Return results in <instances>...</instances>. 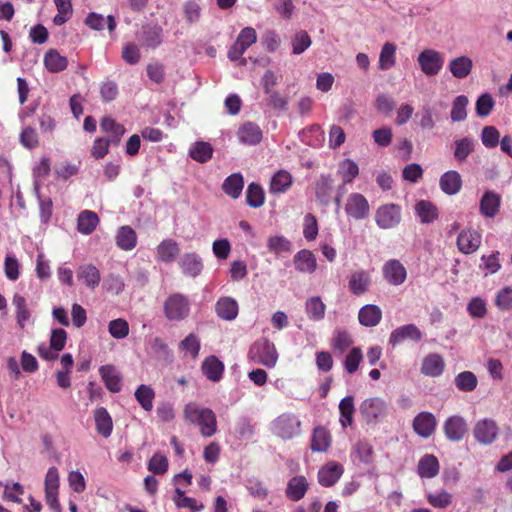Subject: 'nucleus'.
Masks as SVG:
<instances>
[{
    "instance_id": "obj_1",
    "label": "nucleus",
    "mask_w": 512,
    "mask_h": 512,
    "mask_svg": "<svg viewBox=\"0 0 512 512\" xmlns=\"http://www.w3.org/2000/svg\"><path fill=\"white\" fill-rule=\"evenodd\" d=\"M248 359L254 364L273 368L278 361V353L274 343L267 338H261L250 346Z\"/></svg>"
},
{
    "instance_id": "obj_2",
    "label": "nucleus",
    "mask_w": 512,
    "mask_h": 512,
    "mask_svg": "<svg viewBox=\"0 0 512 512\" xmlns=\"http://www.w3.org/2000/svg\"><path fill=\"white\" fill-rule=\"evenodd\" d=\"M163 311L169 321H182L190 314V301L182 293H173L165 300Z\"/></svg>"
},
{
    "instance_id": "obj_3",
    "label": "nucleus",
    "mask_w": 512,
    "mask_h": 512,
    "mask_svg": "<svg viewBox=\"0 0 512 512\" xmlns=\"http://www.w3.org/2000/svg\"><path fill=\"white\" fill-rule=\"evenodd\" d=\"M271 431L283 440H290L300 434L301 421L292 413H283L273 420Z\"/></svg>"
},
{
    "instance_id": "obj_4",
    "label": "nucleus",
    "mask_w": 512,
    "mask_h": 512,
    "mask_svg": "<svg viewBox=\"0 0 512 512\" xmlns=\"http://www.w3.org/2000/svg\"><path fill=\"white\" fill-rule=\"evenodd\" d=\"M417 62L421 71L426 76H435L441 71L444 65V56L441 52L435 49H424L418 55Z\"/></svg>"
},
{
    "instance_id": "obj_5",
    "label": "nucleus",
    "mask_w": 512,
    "mask_h": 512,
    "mask_svg": "<svg viewBox=\"0 0 512 512\" xmlns=\"http://www.w3.org/2000/svg\"><path fill=\"white\" fill-rule=\"evenodd\" d=\"M345 213L349 218L360 221L370 214V205L366 197L360 193L349 194L345 202Z\"/></svg>"
},
{
    "instance_id": "obj_6",
    "label": "nucleus",
    "mask_w": 512,
    "mask_h": 512,
    "mask_svg": "<svg viewBox=\"0 0 512 512\" xmlns=\"http://www.w3.org/2000/svg\"><path fill=\"white\" fill-rule=\"evenodd\" d=\"M401 221V207L394 203L378 207L375 213V222L381 229L396 227Z\"/></svg>"
},
{
    "instance_id": "obj_7",
    "label": "nucleus",
    "mask_w": 512,
    "mask_h": 512,
    "mask_svg": "<svg viewBox=\"0 0 512 512\" xmlns=\"http://www.w3.org/2000/svg\"><path fill=\"white\" fill-rule=\"evenodd\" d=\"M497 423L490 418L478 420L473 427V435L477 442L483 445L492 444L498 436Z\"/></svg>"
},
{
    "instance_id": "obj_8",
    "label": "nucleus",
    "mask_w": 512,
    "mask_h": 512,
    "mask_svg": "<svg viewBox=\"0 0 512 512\" xmlns=\"http://www.w3.org/2000/svg\"><path fill=\"white\" fill-rule=\"evenodd\" d=\"M482 242V235L473 228H466L460 231L457 237V248L458 250L469 255L476 252Z\"/></svg>"
},
{
    "instance_id": "obj_9",
    "label": "nucleus",
    "mask_w": 512,
    "mask_h": 512,
    "mask_svg": "<svg viewBox=\"0 0 512 512\" xmlns=\"http://www.w3.org/2000/svg\"><path fill=\"white\" fill-rule=\"evenodd\" d=\"M423 338L422 331L415 324H406L394 329L388 339L389 345L395 347L406 340L420 342Z\"/></svg>"
},
{
    "instance_id": "obj_10",
    "label": "nucleus",
    "mask_w": 512,
    "mask_h": 512,
    "mask_svg": "<svg viewBox=\"0 0 512 512\" xmlns=\"http://www.w3.org/2000/svg\"><path fill=\"white\" fill-rule=\"evenodd\" d=\"M382 274L390 285L399 286L406 281L407 270L397 259H390L383 264Z\"/></svg>"
},
{
    "instance_id": "obj_11",
    "label": "nucleus",
    "mask_w": 512,
    "mask_h": 512,
    "mask_svg": "<svg viewBox=\"0 0 512 512\" xmlns=\"http://www.w3.org/2000/svg\"><path fill=\"white\" fill-rule=\"evenodd\" d=\"M443 431L448 440L459 442L467 433V423L462 416L453 415L445 420Z\"/></svg>"
},
{
    "instance_id": "obj_12",
    "label": "nucleus",
    "mask_w": 512,
    "mask_h": 512,
    "mask_svg": "<svg viewBox=\"0 0 512 512\" xmlns=\"http://www.w3.org/2000/svg\"><path fill=\"white\" fill-rule=\"evenodd\" d=\"M415 433L422 438H429L436 430V417L427 411L418 413L412 422Z\"/></svg>"
},
{
    "instance_id": "obj_13",
    "label": "nucleus",
    "mask_w": 512,
    "mask_h": 512,
    "mask_svg": "<svg viewBox=\"0 0 512 512\" xmlns=\"http://www.w3.org/2000/svg\"><path fill=\"white\" fill-rule=\"evenodd\" d=\"M178 264L182 273L191 278L199 276L204 267L202 258L196 252L184 253L180 257Z\"/></svg>"
},
{
    "instance_id": "obj_14",
    "label": "nucleus",
    "mask_w": 512,
    "mask_h": 512,
    "mask_svg": "<svg viewBox=\"0 0 512 512\" xmlns=\"http://www.w3.org/2000/svg\"><path fill=\"white\" fill-rule=\"evenodd\" d=\"M371 284L370 272L363 269L352 272L348 279L349 290L356 296L365 294L370 289Z\"/></svg>"
},
{
    "instance_id": "obj_15",
    "label": "nucleus",
    "mask_w": 512,
    "mask_h": 512,
    "mask_svg": "<svg viewBox=\"0 0 512 512\" xmlns=\"http://www.w3.org/2000/svg\"><path fill=\"white\" fill-rule=\"evenodd\" d=\"M501 206V196L495 191H485L479 202V211L486 218H494Z\"/></svg>"
},
{
    "instance_id": "obj_16",
    "label": "nucleus",
    "mask_w": 512,
    "mask_h": 512,
    "mask_svg": "<svg viewBox=\"0 0 512 512\" xmlns=\"http://www.w3.org/2000/svg\"><path fill=\"white\" fill-rule=\"evenodd\" d=\"M263 137L260 127L253 122H245L237 131V138L240 143L247 146H254L261 142Z\"/></svg>"
},
{
    "instance_id": "obj_17",
    "label": "nucleus",
    "mask_w": 512,
    "mask_h": 512,
    "mask_svg": "<svg viewBox=\"0 0 512 512\" xmlns=\"http://www.w3.org/2000/svg\"><path fill=\"white\" fill-rule=\"evenodd\" d=\"M138 39L143 46L155 49L163 42V29L157 24L143 26Z\"/></svg>"
},
{
    "instance_id": "obj_18",
    "label": "nucleus",
    "mask_w": 512,
    "mask_h": 512,
    "mask_svg": "<svg viewBox=\"0 0 512 512\" xmlns=\"http://www.w3.org/2000/svg\"><path fill=\"white\" fill-rule=\"evenodd\" d=\"M77 280L91 290L98 287L101 274L99 269L93 264H82L76 270Z\"/></svg>"
},
{
    "instance_id": "obj_19",
    "label": "nucleus",
    "mask_w": 512,
    "mask_h": 512,
    "mask_svg": "<svg viewBox=\"0 0 512 512\" xmlns=\"http://www.w3.org/2000/svg\"><path fill=\"white\" fill-rule=\"evenodd\" d=\"M99 374L105 387L111 393H118L122 389V376L114 365H102L99 368Z\"/></svg>"
},
{
    "instance_id": "obj_20",
    "label": "nucleus",
    "mask_w": 512,
    "mask_h": 512,
    "mask_svg": "<svg viewBox=\"0 0 512 512\" xmlns=\"http://www.w3.org/2000/svg\"><path fill=\"white\" fill-rule=\"evenodd\" d=\"M386 404L378 398L365 399L360 405V412L367 422H373L385 413Z\"/></svg>"
},
{
    "instance_id": "obj_21",
    "label": "nucleus",
    "mask_w": 512,
    "mask_h": 512,
    "mask_svg": "<svg viewBox=\"0 0 512 512\" xmlns=\"http://www.w3.org/2000/svg\"><path fill=\"white\" fill-rule=\"evenodd\" d=\"M334 180L331 175H320L315 182L316 200L323 206H328L332 200Z\"/></svg>"
},
{
    "instance_id": "obj_22",
    "label": "nucleus",
    "mask_w": 512,
    "mask_h": 512,
    "mask_svg": "<svg viewBox=\"0 0 512 512\" xmlns=\"http://www.w3.org/2000/svg\"><path fill=\"white\" fill-rule=\"evenodd\" d=\"M343 466L336 462H329L318 471V482L324 487L333 486L342 476Z\"/></svg>"
},
{
    "instance_id": "obj_23",
    "label": "nucleus",
    "mask_w": 512,
    "mask_h": 512,
    "mask_svg": "<svg viewBox=\"0 0 512 512\" xmlns=\"http://www.w3.org/2000/svg\"><path fill=\"white\" fill-rule=\"evenodd\" d=\"M257 423L251 417L240 416L235 422L233 435L237 440H250L256 435Z\"/></svg>"
},
{
    "instance_id": "obj_24",
    "label": "nucleus",
    "mask_w": 512,
    "mask_h": 512,
    "mask_svg": "<svg viewBox=\"0 0 512 512\" xmlns=\"http://www.w3.org/2000/svg\"><path fill=\"white\" fill-rule=\"evenodd\" d=\"M309 488L307 479L302 476H294L287 482L285 494L291 501H299L304 498Z\"/></svg>"
},
{
    "instance_id": "obj_25",
    "label": "nucleus",
    "mask_w": 512,
    "mask_h": 512,
    "mask_svg": "<svg viewBox=\"0 0 512 512\" xmlns=\"http://www.w3.org/2000/svg\"><path fill=\"white\" fill-rule=\"evenodd\" d=\"M179 253V244L171 238L162 240L156 247V258L160 262L172 263Z\"/></svg>"
},
{
    "instance_id": "obj_26",
    "label": "nucleus",
    "mask_w": 512,
    "mask_h": 512,
    "mask_svg": "<svg viewBox=\"0 0 512 512\" xmlns=\"http://www.w3.org/2000/svg\"><path fill=\"white\" fill-rule=\"evenodd\" d=\"M445 368L443 357L437 353H430L424 357L421 364V373L428 377L440 376Z\"/></svg>"
},
{
    "instance_id": "obj_27",
    "label": "nucleus",
    "mask_w": 512,
    "mask_h": 512,
    "mask_svg": "<svg viewBox=\"0 0 512 512\" xmlns=\"http://www.w3.org/2000/svg\"><path fill=\"white\" fill-rule=\"evenodd\" d=\"M295 269L301 273L312 274L317 269V261L315 255L307 249L298 251L293 257Z\"/></svg>"
},
{
    "instance_id": "obj_28",
    "label": "nucleus",
    "mask_w": 512,
    "mask_h": 512,
    "mask_svg": "<svg viewBox=\"0 0 512 512\" xmlns=\"http://www.w3.org/2000/svg\"><path fill=\"white\" fill-rule=\"evenodd\" d=\"M215 311L219 318L232 321L238 315V303L232 297H221L215 305Z\"/></svg>"
},
{
    "instance_id": "obj_29",
    "label": "nucleus",
    "mask_w": 512,
    "mask_h": 512,
    "mask_svg": "<svg viewBox=\"0 0 512 512\" xmlns=\"http://www.w3.org/2000/svg\"><path fill=\"white\" fill-rule=\"evenodd\" d=\"M382 319V311L375 304H366L358 312L359 323L365 327H375Z\"/></svg>"
},
{
    "instance_id": "obj_30",
    "label": "nucleus",
    "mask_w": 512,
    "mask_h": 512,
    "mask_svg": "<svg viewBox=\"0 0 512 512\" xmlns=\"http://www.w3.org/2000/svg\"><path fill=\"white\" fill-rule=\"evenodd\" d=\"M439 185L445 194L455 195L462 187L461 175L455 170H449L441 175Z\"/></svg>"
},
{
    "instance_id": "obj_31",
    "label": "nucleus",
    "mask_w": 512,
    "mask_h": 512,
    "mask_svg": "<svg viewBox=\"0 0 512 512\" xmlns=\"http://www.w3.org/2000/svg\"><path fill=\"white\" fill-rule=\"evenodd\" d=\"M85 25L95 31H101L104 29L105 24L110 33H113L116 29L117 22L112 15H108L106 19L102 14L96 12H90L85 18Z\"/></svg>"
},
{
    "instance_id": "obj_32",
    "label": "nucleus",
    "mask_w": 512,
    "mask_h": 512,
    "mask_svg": "<svg viewBox=\"0 0 512 512\" xmlns=\"http://www.w3.org/2000/svg\"><path fill=\"white\" fill-rule=\"evenodd\" d=\"M201 369L203 374L212 382L221 380L224 372V364L216 356H208L202 363Z\"/></svg>"
},
{
    "instance_id": "obj_33",
    "label": "nucleus",
    "mask_w": 512,
    "mask_h": 512,
    "mask_svg": "<svg viewBox=\"0 0 512 512\" xmlns=\"http://www.w3.org/2000/svg\"><path fill=\"white\" fill-rule=\"evenodd\" d=\"M439 469V461L432 454L422 456L417 465V473L421 478H434L439 473Z\"/></svg>"
},
{
    "instance_id": "obj_34",
    "label": "nucleus",
    "mask_w": 512,
    "mask_h": 512,
    "mask_svg": "<svg viewBox=\"0 0 512 512\" xmlns=\"http://www.w3.org/2000/svg\"><path fill=\"white\" fill-rule=\"evenodd\" d=\"M93 415L97 432L104 438L110 437L113 430V421L107 409L98 407Z\"/></svg>"
},
{
    "instance_id": "obj_35",
    "label": "nucleus",
    "mask_w": 512,
    "mask_h": 512,
    "mask_svg": "<svg viewBox=\"0 0 512 512\" xmlns=\"http://www.w3.org/2000/svg\"><path fill=\"white\" fill-rule=\"evenodd\" d=\"M472 68V59L465 55L453 58L448 64L449 71L457 79L466 78L471 73Z\"/></svg>"
},
{
    "instance_id": "obj_36",
    "label": "nucleus",
    "mask_w": 512,
    "mask_h": 512,
    "mask_svg": "<svg viewBox=\"0 0 512 512\" xmlns=\"http://www.w3.org/2000/svg\"><path fill=\"white\" fill-rule=\"evenodd\" d=\"M34 194L38 200L39 217L42 224L47 225L52 217L53 202L50 197H42L40 193V182L36 180L33 183Z\"/></svg>"
},
{
    "instance_id": "obj_37",
    "label": "nucleus",
    "mask_w": 512,
    "mask_h": 512,
    "mask_svg": "<svg viewBox=\"0 0 512 512\" xmlns=\"http://www.w3.org/2000/svg\"><path fill=\"white\" fill-rule=\"evenodd\" d=\"M44 66L51 73H59L68 67V59L56 49H49L44 55Z\"/></svg>"
},
{
    "instance_id": "obj_38",
    "label": "nucleus",
    "mask_w": 512,
    "mask_h": 512,
    "mask_svg": "<svg viewBox=\"0 0 512 512\" xmlns=\"http://www.w3.org/2000/svg\"><path fill=\"white\" fill-rule=\"evenodd\" d=\"M115 240L121 250L130 251L137 244V234L132 227L124 225L118 229Z\"/></svg>"
},
{
    "instance_id": "obj_39",
    "label": "nucleus",
    "mask_w": 512,
    "mask_h": 512,
    "mask_svg": "<svg viewBox=\"0 0 512 512\" xmlns=\"http://www.w3.org/2000/svg\"><path fill=\"white\" fill-rule=\"evenodd\" d=\"M293 184V176L286 170L277 171L270 181V193H285Z\"/></svg>"
},
{
    "instance_id": "obj_40",
    "label": "nucleus",
    "mask_w": 512,
    "mask_h": 512,
    "mask_svg": "<svg viewBox=\"0 0 512 512\" xmlns=\"http://www.w3.org/2000/svg\"><path fill=\"white\" fill-rule=\"evenodd\" d=\"M214 149L212 145L205 141H196L189 148V157L198 163H206L213 156Z\"/></svg>"
},
{
    "instance_id": "obj_41",
    "label": "nucleus",
    "mask_w": 512,
    "mask_h": 512,
    "mask_svg": "<svg viewBox=\"0 0 512 512\" xmlns=\"http://www.w3.org/2000/svg\"><path fill=\"white\" fill-rule=\"evenodd\" d=\"M101 130L110 134L109 140L113 145H118L122 136L125 134V128L122 124L117 123L112 117H103L100 123Z\"/></svg>"
},
{
    "instance_id": "obj_42",
    "label": "nucleus",
    "mask_w": 512,
    "mask_h": 512,
    "mask_svg": "<svg viewBox=\"0 0 512 512\" xmlns=\"http://www.w3.org/2000/svg\"><path fill=\"white\" fill-rule=\"evenodd\" d=\"M12 304L16 310L15 313L17 324L21 328H24L28 323L31 322V312L28 309L27 301L22 295L16 293L13 296Z\"/></svg>"
},
{
    "instance_id": "obj_43",
    "label": "nucleus",
    "mask_w": 512,
    "mask_h": 512,
    "mask_svg": "<svg viewBox=\"0 0 512 512\" xmlns=\"http://www.w3.org/2000/svg\"><path fill=\"white\" fill-rule=\"evenodd\" d=\"M243 187L244 179L240 173L231 174L224 180L222 184V190L232 199H237L240 197Z\"/></svg>"
},
{
    "instance_id": "obj_44",
    "label": "nucleus",
    "mask_w": 512,
    "mask_h": 512,
    "mask_svg": "<svg viewBox=\"0 0 512 512\" xmlns=\"http://www.w3.org/2000/svg\"><path fill=\"white\" fill-rule=\"evenodd\" d=\"M476 141L472 137H463L454 141V158L462 163L474 152Z\"/></svg>"
},
{
    "instance_id": "obj_45",
    "label": "nucleus",
    "mask_w": 512,
    "mask_h": 512,
    "mask_svg": "<svg viewBox=\"0 0 512 512\" xmlns=\"http://www.w3.org/2000/svg\"><path fill=\"white\" fill-rule=\"evenodd\" d=\"M396 50H397V47L392 42H386L383 44L380 54H379V62H378V68L381 71L389 70L395 66Z\"/></svg>"
},
{
    "instance_id": "obj_46",
    "label": "nucleus",
    "mask_w": 512,
    "mask_h": 512,
    "mask_svg": "<svg viewBox=\"0 0 512 512\" xmlns=\"http://www.w3.org/2000/svg\"><path fill=\"white\" fill-rule=\"evenodd\" d=\"M99 223L98 215L90 210L82 211L77 219V229L84 235L91 234Z\"/></svg>"
},
{
    "instance_id": "obj_47",
    "label": "nucleus",
    "mask_w": 512,
    "mask_h": 512,
    "mask_svg": "<svg viewBox=\"0 0 512 512\" xmlns=\"http://www.w3.org/2000/svg\"><path fill=\"white\" fill-rule=\"evenodd\" d=\"M454 385L460 392L470 393L477 388L478 378L471 371H462L454 377Z\"/></svg>"
},
{
    "instance_id": "obj_48",
    "label": "nucleus",
    "mask_w": 512,
    "mask_h": 512,
    "mask_svg": "<svg viewBox=\"0 0 512 512\" xmlns=\"http://www.w3.org/2000/svg\"><path fill=\"white\" fill-rule=\"evenodd\" d=\"M326 305L319 296H313L305 302V312L312 321H320L325 317Z\"/></svg>"
},
{
    "instance_id": "obj_49",
    "label": "nucleus",
    "mask_w": 512,
    "mask_h": 512,
    "mask_svg": "<svg viewBox=\"0 0 512 512\" xmlns=\"http://www.w3.org/2000/svg\"><path fill=\"white\" fill-rule=\"evenodd\" d=\"M146 346L151 352H153L157 357L168 360L172 358L171 350L169 349L167 343L158 336H150L146 339Z\"/></svg>"
},
{
    "instance_id": "obj_50",
    "label": "nucleus",
    "mask_w": 512,
    "mask_h": 512,
    "mask_svg": "<svg viewBox=\"0 0 512 512\" xmlns=\"http://www.w3.org/2000/svg\"><path fill=\"white\" fill-rule=\"evenodd\" d=\"M415 211L422 223H431L438 218V210L434 204L420 200L415 205Z\"/></svg>"
},
{
    "instance_id": "obj_51",
    "label": "nucleus",
    "mask_w": 512,
    "mask_h": 512,
    "mask_svg": "<svg viewBox=\"0 0 512 512\" xmlns=\"http://www.w3.org/2000/svg\"><path fill=\"white\" fill-rule=\"evenodd\" d=\"M468 104L469 100L465 95H459L454 99L450 112L452 122H463L466 120Z\"/></svg>"
},
{
    "instance_id": "obj_52",
    "label": "nucleus",
    "mask_w": 512,
    "mask_h": 512,
    "mask_svg": "<svg viewBox=\"0 0 512 512\" xmlns=\"http://www.w3.org/2000/svg\"><path fill=\"white\" fill-rule=\"evenodd\" d=\"M338 173L342 176L343 183L340 188H345L346 184L352 182L359 174V168L356 162L351 159H344L340 162Z\"/></svg>"
},
{
    "instance_id": "obj_53",
    "label": "nucleus",
    "mask_w": 512,
    "mask_h": 512,
    "mask_svg": "<svg viewBox=\"0 0 512 512\" xmlns=\"http://www.w3.org/2000/svg\"><path fill=\"white\" fill-rule=\"evenodd\" d=\"M265 194L263 188L252 182L248 185L246 190V203L252 208H259L264 204Z\"/></svg>"
},
{
    "instance_id": "obj_54",
    "label": "nucleus",
    "mask_w": 512,
    "mask_h": 512,
    "mask_svg": "<svg viewBox=\"0 0 512 512\" xmlns=\"http://www.w3.org/2000/svg\"><path fill=\"white\" fill-rule=\"evenodd\" d=\"M134 396L137 402L145 411H151L155 397L154 390L149 385L141 384L135 391Z\"/></svg>"
},
{
    "instance_id": "obj_55",
    "label": "nucleus",
    "mask_w": 512,
    "mask_h": 512,
    "mask_svg": "<svg viewBox=\"0 0 512 512\" xmlns=\"http://www.w3.org/2000/svg\"><path fill=\"white\" fill-rule=\"evenodd\" d=\"M330 435L323 427H316L313 431L311 449L315 452H324L330 446Z\"/></svg>"
},
{
    "instance_id": "obj_56",
    "label": "nucleus",
    "mask_w": 512,
    "mask_h": 512,
    "mask_svg": "<svg viewBox=\"0 0 512 512\" xmlns=\"http://www.w3.org/2000/svg\"><path fill=\"white\" fill-rule=\"evenodd\" d=\"M200 427L201 434L205 437H211L217 430V420L215 413L210 408H205L204 415L197 424Z\"/></svg>"
},
{
    "instance_id": "obj_57",
    "label": "nucleus",
    "mask_w": 512,
    "mask_h": 512,
    "mask_svg": "<svg viewBox=\"0 0 512 512\" xmlns=\"http://www.w3.org/2000/svg\"><path fill=\"white\" fill-rule=\"evenodd\" d=\"M339 411L341 414L340 422L344 428L350 426L353 423L354 398L348 395L341 399L339 403Z\"/></svg>"
},
{
    "instance_id": "obj_58",
    "label": "nucleus",
    "mask_w": 512,
    "mask_h": 512,
    "mask_svg": "<svg viewBox=\"0 0 512 512\" xmlns=\"http://www.w3.org/2000/svg\"><path fill=\"white\" fill-rule=\"evenodd\" d=\"M200 347V339L194 333H190L179 343L180 351L189 354L193 359L198 357Z\"/></svg>"
},
{
    "instance_id": "obj_59",
    "label": "nucleus",
    "mask_w": 512,
    "mask_h": 512,
    "mask_svg": "<svg viewBox=\"0 0 512 512\" xmlns=\"http://www.w3.org/2000/svg\"><path fill=\"white\" fill-rule=\"evenodd\" d=\"M312 44V40L309 34L304 31H298L295 33L291 40L292 45V53L295 55L302 54L306 49H308Z\"/></svg>"
},
{
    "instance_id": "obj_60",
    "label": "nucleus",
    "mask_w": 512,
    "mask_h": 512,
    "mask_svg": "<svg viewBox=\"0 0 512 512\" xmlns=\"http://www.w3.org/2000/svg\"><path fill=\"white\" fill-rule=\"evenodd\" d=\"M362 359L363 354L361 348H352L344 359V369L347 371V373L354 374L358 370Z\"/></svg>"
},
{
    "instance_id": "obj_61",
    "label": "nucleus",
    "mask_w": 512,
    "mask_h": 512,
    "mask_svg": "<svg viewBox=\"0 0 512 512\" xmlns=\"http://www.w3.org/2000/svg\"><path fill=\"white\" fill-rule=\"evenodd\" d=\"M245 487L249 494L258 500L266 499L269 494L267 487L257 478L248 479L246 481Z\"/></svg>"
},
{
    "instance_id": "obj_62",
    "label": "nucleus",
    "mask_w": 512,
    "mask_h": 512,
    "mask_svg": "<svg viewBox=\"0 0 512 512\" xmlns=\"http://www.w3.org/2000/svg\"><path fill=\"white\" fill-rule=\"evenodd\" d=\"M494 105L495 101L493 97L489 93H483L478 97L476 101V114L482 118L486 117L492 112Z\"/></svg>"
},
{
    "instance_id": "obj_63",
    "label": "nucleus",
    "mask_w": 512,
    "mask_h": 512,
    "mask_svg": "<svg viewBox=\"0 0 512 512\" xmlns=\"http://www.w3.org/2000/svg\"><path fill=\"white\" fill-rule=\"evenodd\" d=\"M108 331L115 339H124L129 334V324L123 318L111 320L108 324Z\"/></svg>"
},
{
    "instance_id": "obj_64",
    "label": "nucleus",
    "mask_w": 512,
    "mask_h": 512,
    "mask_svg": "<svg viewBox=\"0 0 512 512\" xmlns=\"http://www.w3.org/2000/svg\"><path fill=\"white\" fill-rule=\"evenodd\" d=\"M495 305L499 310L508 311L512 309V287L506 286L500 289L495 297Z\"/></svg>"
}]
</instances>
